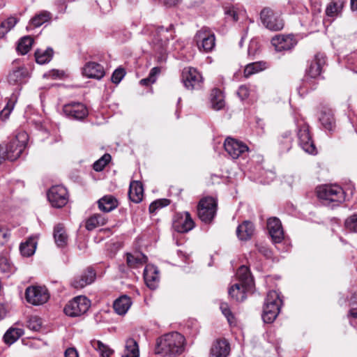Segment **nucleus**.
<instances>
[{"label":"nucleus","mask_w":357,"mask_h":357,"mask_svg":"<svg viewBox=\"0 0 357 357\" xmlns=\"http://www.w3.org/2000/svg\"><path fill=\"white\" fill-rule=\"evenodd\" d=\"M181 0H165L164 3L167 6H174L178 3Z\"/></svg>","instance_id":"61"},{"label":"nucleus","mask_w":357,"mask_h":357,"mask_svg":"<svg viewBox=\"0 0 357 357\" xmlns=\"http://www.w3.org/2000/svg\"><path fill=\"white\" fill-rule=\"evenodd\" d=\"M10 238V232L6 228H0V245L6 244Z\"/></svg>","instance_id":"55"},{"label":"nucleus","mask_w":357,"mask_h":357,"mask_svg":"<svg viewBox=\"0 0 357 357\" xmlns=\"http://www.w3.org/2000/svg\"><path fill=\"white\" fill-rule=\"evenodd\" d=\"M271 43L275 47L276 51L281 52L289 50L294 47L296 44V40L293 35H278L272 38Z\"/></svg>","instance_id":"17"},{"label":"nucleus","mask_w":357,"mask_h":357,"mask_svg":"<svg viewBox=\"0 0 357 357\" xmlns=\"http://www.w3.org/2000/svg\"><path fill=\"white\" fill-rule=\"evenodd\" d=\"M144 278L149 288L151 289H156L160 281L158 268L152 264L146 265L144 271Z\"/></svg>","instance_id":"18"},{"label":"nucleus","mask_w":357,"mask_h":357,"mask_svg":"<svg viewBox=\"0 0 357 357\" xmlns=\"http://www.w3.org/2000/svg\"><path fill=\"white\" fill-rule=\"evenodd\" d=\"M182 82L188 90H197L202 88L203 78L199 72L192 67L185 68L182 71Z\"/></svg>","instance_id":"8"},{"label":"nucleus","mask_w":357,"mask_h":357,"mask_svg":"<svg viewBox=\"0 0 357 357\" xmlns=\"http://www.w3.org/2000/svg\"><path fill=\"white\" fill-rule=\"evenodd\" d=\"M211 106L215 110H220L225 106L222 93L218 89H214L211 93Z\"/></svg>","instance_id":"40"},{"label":"nucleus","mask_w":357,"mask_h":357,"mask_svg":"<svg viewBox=\"0 0 357 357\" xmlns=\"http://www.w3.org/2000/svg\"><path fill=\"white\" fill-rule=\"evenodd\" d=\"M143 195L144 189L142 183L137 181H132L128 191L130 199L135 203H139L142 200Z\"/></svg>","instance_id":"28"},{"label":"nucleus","mask_w":357,"mask_h":357,"mask_svg":"<svg viewBox=\"0 0 357 357\" xmlns=\"http://www.w3.org/2000/svg\"><path fill=\"white\" fill-rule=\"evenodd\" d=\"M54 238L59 247H63L67 244L68 236L62 225L59 224L54 229Z\"/></svg>","instance_id":"37"},{"label":"nucleus","mask_w":357,"mask_h":357,"mask_svg":"<svg viewBox=\"0 0 357 357\" xmlns=\"http://www.w3.org/2000/svg\"><path fill=\"white\" fill-rule=\"evenodd\" d=\"M170 202L167 199H160L153 202L149 206V212L155 213L157 210L168 206Z\"/></svg>","instance_id":"49"},{"label":"nucleus","mask_w":357,"mask_h":357,"mask_svg":"<svg viewBox=\"0 0 357 357\" xmlns=\"http://www.w3.org/2000/svg\"><path fill=\"white\" fill-rule=\"evenodd\" d=\"M147 257L141 252L128 253L126 261L130 268H138L146 262Z\"/></svg>","instance_id":"34"},{"label":"nucleus","mask_w":357,"mask_h":357,"mask_svg":"<svg viewBox=\"0 0 357 357\" xmlns=\"http://www.w3.org/2000/svg\"><path fill=\"white\" fill-rule=\"evenodd\" d=\"M104 68L96 62H88L82 68V74L86 77L100 79L105 76Z\"/></svg>","instance_id":"21"},{"label":"nucleus","mask_w":357,"mask_h":357,"mask_svg":"<svg viewBox=\"0 0 357 357\" xmlns=\"http://www.w3.org/2000/svg\"><path fill=\"white\" fill-rule=\"evenodd\" d=\"M258 250L266 257H269L271 255V251L265 246L263 245H257Z\"/></svg>","instance_id":"60"},{"label":"nucleus","mask_w":357,"mask_h":357,"mask_svg":"<svg viewBox=\"0 0 357 357\" xmlns=\"http://www.w3.org/2000/svg\"><path fill=\"white\" fill-rule=\"evenodd\" d=\"M25 297L28 303L33 305H40L49 300L50 294L45 287L31 286L26 288Z\"/></svg>","instance_id":"10"},{"label":"nucleus","mask_w":357,"mask_h":357,"mask_svg":"<svg viewBox=\"0 0 357 357\" xmlns=\"http://www.w3.org/2000/svg\"><path fill=\"white\" fill-rule=\"evenodd\" d=\"M163 30H164V29L162 27L160 29V30L158 31H159V33H161L162 31H163Z\"/></svg>","instance_id":"64"},{"label":"nucleus","mask_w":357,"mask_h":357,"mask_svg":"<svg viewBox=\"0 0 357 357\" xmlns=\"http://www.w3.org/2000/svg\"><path fill=\"white\" fill-rule=\"evenodd\" d=\"M160 73V68L158 67H154L151 70L149 77L152 80V82H155L156 81V77Z\"/></svg>","instance_id":"57"},{"label":"nucleus","mask_w":357,"mask_h":357,"mask_svg":"<svg viewBox=\"0 0 357 357\" xmlns=\"http://www.w3.org/2000/svg\"><path fill=\"white\" fill-rule=\"evenodd\" d=\"M249 89L245 85L241 86L237 91V95L241 100L247 98L249 96Z\"/></svg>","instance_id":"56"},{"label":"nucleus","mask_w":357,"mask_h":357,"mask_svg":"<svg viewBox=\"0 0 357 357\" xmlns=\"http://www.w3.org/2000/svg\"><path fill=\"white\" fill-rule=\"evenodd\" d=\"M350 305L349 314L357 319V293L354 294L351 298Z\"/></svg>","instance_id":"54"},{"label":"nucleus","mask_w":357,"mask_h":357,"mask_svg":"<svg viewBox=\"0 0 357 357\" xmlns=\"http://www.w3.org/2000/svg\"><path fill=\"white\" fill-rule=\"evenodd\" d=\"M41 324L40 319L36 316L31 317L27 322L28 328L34 331H39L41 328Z\"/></svg>","instance_id":"52"},{"label":"nucleus","mask_w":357,"mask_h":357,"mask_svg":"<svg viewBox=\"0 0 357 357\" xmlns=\"http://www.w3.org/2000/svg\"><path fill=\"white\" fill-rule=\"evenodd\" d=\"M282 305V300L279 293L276 291H270L266 296L262 319L265 323H272L278 315Z\"/></svg>","instance_id":"4"},{"label":"nucleus","mask_w":357,"mask_h":357,"mask_svg":"<svg viewBox=\"0 0 357 357\" xmlns=\"http://www.w3.org/2000/svg\"><path fill=\"white\" fill-rule=\"evenodd\" d=\"M125 75L126 72L123 68H119L116 69L112 75V82L114 84H119L124 77Z\"/></svg>","instance_id":"53"},{"label":"nucleus","mask_w":357,"mask_h":357,"mask_svg":"<svg viewBox=\"0 0 357 357\" xmlns=\"http://www.w3.org/2000/svg\"><path fill=\"white\" fill-rule=\"evenodd\" d=\"M267 68L266 62L257 61L248 64L244 70V76L249 77L250 76L259 73Z\"/></svg>","instance_id":"39"},{"label":"nucleus","mask_w":357,"mask_h":357,"mask_svg":"<svg viewBox=\"0 0 357 357\" xmlns=\"http://www.w3.org/2000/svg\"><path fill=\"white\" fill-rule=\"evenodd\" d=\"M8 313V310L6 307L2 304L0 303V321L3 319Z\"/></svg>","instance_id":"59"},{"label":"nucleus","mask_w":357,"mask_h":357,"mask_svg":"<svg viewBox=\"0 0 357 357\" xmlns=\"http://www.w3.org/2000/svg\"><path fill=\"white\" fill-rule=\"evenodd\" d=\"M236 277L239 283L245 287H252L254 282L249 268L245 266H241L236 272Z\"/></svg>","instance_id":"32"},{"label":"nucleus","mask_w":357,"mask_h":357,"mask_svg":"<svg viewBox=\"0 0 357 357\" xmlns=\"http://www.w3.org/2000/svg\"><path fill=\"white\" fill-rule=\"evenodd\" d=\"M53 55V50L47 48L45 50H37L35 53L36 61L39 64H45L48 63Z\"/></svg>","instance_id":"44"},{"label":"nucleus","mask_w":357,"mask_h":357,"mask_svg":"<svg viewBox=\"0 0 357 357\" xmlns=\"http://www.w3.org/2000/svg\"><path fill=\"white\" fill-rule=\"evenodd\" d=\"M63 114L70 119L82 120L88 115L86 107L79 102H71L63 107Z\"/></svg>","instance_id":"12"},{"label":"nucleus","mask_w":357,"mask_h":357,"mask_svg":"<svg viewBox=\"0 0 357 357\" xmlns=\"http://www.w3.org/2000/svg\"><path fill=\"white\" fill-rule=\"evenodd\" d=\"M263 24L271 31H280L284 27V21L280 16L271 8H264L261 13Z\"/></svg>","instance_id":"11"},{"label":"nucleus","mask_w":357,"mask_h":357,"mask_svg":"<svg viewBox=\"0 0 357 357\" xmlns=\"http://www.w3.org/2000/svg\"><path fill=\"white\" fill-rule=\"evenodd\" d=\"M91 345L99 353L100 357H110L114 354V350L112 349L100 340H91Z\"/></svg>","instance_id":"36"},{"label":"nucleus","mask_w":357,"mask_h":357,"mask_svg":"<svg viewBox=\"0 0 357 357\" xmlns=\"http://www.w3.org/2000/svg\"><path fill=\"white\" fill-rule=\"evenodd\" d=\"M326 63L325 56L322 54H317L314 56V59L312 61L310 66L306 70L307 76L312 78H316L320 75L321 68Z\"/></svg>","instance_id":"22"},{"label":"nucleus","mask_w":357,"mask_h":357,"mask_svg":"<svg viewBox=\"0 0 357 357\" xmlns=\"http://www.w3.org/2000/svg\"><path fill=\"white\" fill-rule=\"evenodd\" d=\"M346 2L347 0H330L326 7V15L333 18L341 16Z\"/></svg>","instance_id":"23"},{"label":"nucleus","mask_w":357,"mask_h":357,"mask_svg":"<svg viewBox=\"0 0 357 357\" xmlns=\"http://www.w3.org/2000/svg\"><path fill=\"white\" fill-rule=\"evenodd\" d=\"M224 147L226 152L233 159H237L249 150L246 144L231 137H227L225 139Z\"/></svg>","instance_id":"14"},{"label":"nucleus","mask_w":357,"mask_h":357,"mask_svg":"<svg viewBox=\"0 0 357 357\" xmlns=\"http://www.w3.org/2000/svg\"><path fill=\"white\" fill-rule=\"evenodd\" d=\"M37 236H31L26 241L22 243L20 250L22 256L29 257L33 255L37 246Z\"/></svg>","instance_id":"29"},{"label":"nucleus","mask_w":357,"mask_h":357,"mask_svg":"<svg viewBox=\"0 0 357 357\" xmlns=\"http://www.w3.org/2000/svg\"><path fill=\"white\" fill-rule=\"evenodd\" d=\"M27 139L26 133L20 132L8 143L0 144V163L5 160H17L25 149Z\"/></svg>","instance_id":"2"},{"label":"nucleus","mask_w":357,"mask_h":357,"mask_svg":"<svg viewBox=\"0 0 357 357\" xmlns=\"http://www.w3.org/2000/svg\"><path fill=\"white\" fill-rule=\"evenodd\" d=\"M172 227L179 233H185L193 229L195 223L188 212L178 213L175 215Z\"/></svg>","instance_id":"15"},{"label":"nucleus","mask_w":357,"mask_h":357,"mask_svg":"<svg viewBox=\"0 0 357 357\" xmlns=\"http://www.w3.org/2000/svg\"><path fill=\"white\" fill-rule=\"evenodd\" d=\"M267 228L274 243H280L284 238V231L280 220L275 217L267 221Z\"/></svg>","instance_id":"16"},{"label":"nucleus","mask_w":357,"mask_h":357,"mask_svg":"<svg viewBox=\"0 0 357 357\" xmlns=\"http://www.w3.org/2000/svg\"><path fill=\"white\" fill-rule=\"evenodd\" d=\"M132 304L131 298L127 295H123L115 300L113 307L116 314L124 315L128 312Z\"/></svg>","instance_id":"25"},{"label":"nucleus","mask_w":357,"mask_h":357,"mask_svg":"<svg viewBox=\"0 0 357 357\" xmlns=\"http://www.w3.org/2000/svg\"><path fill=\"white\" fill-rule=\"evenodd\" d=\"M225 14L227 19L233 22H236L238 20L239 17L244 14V10L233 6L226 7L225 8Z\"/></svg>","instance_id":"45"},{"label":"nucleus","mask_w":357,"mask_h":357,"mask_svg":"<svg viewBox=\"0 0 357 357\" xmlns=\"http://www.w3.org/2000/svg\"><path fill=\"white\" fill-rule=\"evenodd\" d=\"M346 228L353 232H357V213L349 217L345 221Z\"/></svg>","instance_id":"51"},{"label":"nucleus","mask_w":357,"mask_h":357,"mask_svg":"<svg viewBox=\"0 0 357 357\" xmlns=\"http://www.w3.org/2000/svg\"><path fill=\"white\" fill-rule=\"evenodd\" d=\"M91 306V301L84 296H78L70 301L65 306L64 313L71 317L85 314Z\"/></svg>","instance_id":"6"},{"label":"nucleus","mask_w":357,"mask_h":357,"mask_svg":"<svg viewBox=\"0 0 357 357\" xmlns=\"http://www.w3.org/2000/svg\"><path fill=\"white\" fill-rule=\"evenodd\" d=\"M350 7L352 11L357 10V0H350Z\"/></svg>","instance_id":"63"},{"label":"nucleus","mask_w":357,"mask_h":357,"mask_svg":"<svg viewBox=\"0 0 357 357\" xmlns=\"http://www.w3.org/2000/svg\"><path fill=\"white\" fill-rule=\"evenodd\" d=\"M51 18V14L48 11L43 10L33 17L29 22L30 27H39L44 23L48 22Z\"/></svg>","instance_id":"38"},{"label":"nucleus","mask_w":357,"mask_h":357,"mask_svg":"<svg viewBox=\"0 0 357 357\" xmlns=\"http://www.w3.org/2000/svg\"><path fill=\"white\" fill-rule=\"evenodd\" d=\"M252 287H245L241 283L232 285L228 291L229 295L237 301H243L246 298V291Z\"/></svg>","instance_id":"30"},{"label":"nucleus","mask_w":357,"mask_h":357,"mask_svg":"<svg viewBox=\"0 0 357 357\" xmlns=\"http://www.w3.org/2000/svg\"><path fill=\"white\" fill-rule=\"evenodd\" d=\"M298 142L301 147L307 153L315 155L317 151L310 135L309 127L303 123L298 131Z\"/></svg>","instance_id":"13"},{"label":"nucleus","mask_w":357,"mask_h":357,"mask_svg":"<svg viewBox=\"0 0 357 357\" xmlns=\"http://www.w3.org/2000/svg\"><path fill=\"white\" fill-rule=\"evenodd\" d=\"M185 344L183 335L178 332L169 333L157 339L155 353L163 356L176 357L184 352Z\"/></svg>","instance_id":"1"},{"label":"nucleus","mask_w":357,"mask_h":357,"mask_svg":"<svg viewBox=\"0 0 357 357\" xmlns=\"http://www.w3.org/2000/svg\"><path fill=\"white\" fill-rule=\"evenodd\" d=\"M230 351V346L225 339H218L211 345L209 357H227Z\"/></svg>","instance_id":"19"},{"label":"nucleus","mask_w":357,"mask_h":357,"mask_svg":"<svg viewBox=\"0 0 357 357\" xmlns=\"http://www.w3.org/2000/svg\"><path fill=\"white\" fill-rule=\"evenodd\" d=\"M220 308L222 314L227 318L229 324L231 325V324H234V317L233 314L231 313L228 304L226 303H222L220 304Z\"/></svg>","instance_id":"50"},{"label":"nucleus","mask_w":357,"mask_h":357,"mask_svg":"<svg viewBox=\"0 0 357 357\" xmlns=\"http://www.w3.org/2000/svg\"><path fill=\"white\" fill-rule=\"evenodd\" d=\"M195 41L199 51L208 53L215 46L214 32L208 27H202L195 36Z\"/></svg>","instance_id":"5"},{"label":"nucleus","mask_w":357,"mask_h":357,"mask_svg":"<svg viewBox=\"0 0 357 357\" xmlns=\"http://www.w3.org/2000/svg\"><path fill=\"white\" fill-rule=\"evenodd\" d=\"M17 22L18 19L13 16L9 17L3 21L0 24V38H3L15 26Z\"/></svg>","instance_id":"42"},{"label":"nucleus","mask_w":357,"mask_h":357,"mask_svg":"<svg viewBox=\"0 0 357 357\" xmlns=\"http://www.w3.org/2000/svg\"><path fill=\"white\" fill-rule=\"evenodd\" d=\"M65 357H79V356L75 349L68 348L65 351Z\"/></svg>","instance_id":"58"},{"label":"nucleus","mask_w":357,"mask_h":357,"mask_svg":"<svg viewBox=\"0 0 357 357\" xmlns=\"http://www.w3.org/2000/svg\"><path fill=\"white\" fill-rule=\"evenodd\" d=\"M318 198L325 204H340L344 201L345 195L342 188L337 185H321L317 188Z\"/></svg>","instance_id":"3"},{"label":"nucleus","mask_w":357,"mask_h":357,"mask_svg":"<svg viewBox=\"0 0 357 357\" xmlns=\"http://www.w3.org/2000/svg\"><path fill=\"white\" fill-rule=\"evenodd\" d=\"M17 268L12 263L9 257V253L3 251L0 253V271L1 273L9 276L16 271Z\"/></svg>","instance_id":"27"},{"label":"nucleus","mask_w":357,"mask_h":357,"mask_svg":"<svg viewBox=\"0 0 357 357\" xmlns=\"http://www.w3.org/2000/svg\"><path fill=\"white\" fill-rule=\"evenodd\" d=\"M28 77L29 73L26 68L17 67L10 72L8 80L11 84H22L26 82Z\"/></svg>","instance_id":"24"},{"label":"nucleus","mask_w":357,"mask_h":357,"mask_svg":"<svg viewBox=\"0 0 357 357\" xmlns=\"http://www.w3.org/2000/svg\"><path fill=\"white\" fill-rule=\"evenodd\" d=\"M255 233L254 225L248 220L239 225L236 229V235L241 241H247L251 238Z\"/></svg>","instance_id":"26"},{"label":"nucleus","mask_w":357,"mask_h":357,"mask_svg":"<svg viewBox=\"0 0 357 357\" xmlns=\"http://www.w3.org/2000/svg\"><path fill=\"white\" fill-rule=\"evenodd\" d=\"M47 197L52 206L61 208L68 202V193L65 187L61 185L52 186L47 192Z\"/></svg>","instance_id":"9"},{"label":"nucleus","mask_w":357,"mask_h":357,"mask_svg":"<svg viewBox=\"0 0 357 357\" xmlns=\"http://www.w3.org/2000/svg\"><path fill=\"white\" fill-rule=\"evenodd\" d=\"M139 83H140V84L144 85V86H149L150 84H153L154 82H152V80L150 79L149 77H148L146 78L141 79Z\"/></svg>","instance_id":"62"},{"label":"nucleus","mask_w":357,"mask_h":357,"mask_svg":"<svg viewBox=\"0 0 357 357\" xmlns=\"http://www.w3.org/2000/svg\"><path fill=\"white\" fill-rule=\"evenodd\" d=\"M96 278V273L91 268L83 271L79 275L75 277L71 282V285L75 289H82L91 284Z\"/></svg>","instance_id":"20"},{"label":"nucleus","mask_w":357,"mask_h":357,"mask_svg":"<svg viewBox=\"0 0 357 357\" xmlns=\"http://www.w3.org/2000/svg\"><path fill=\"white\" fill-rule=\"evenodd\" d=\"M24 333L21 328H10L3 335V340L6 344H11L17 341Z\"/></svg>","instance_id":"41"},{"label":"nucleus","mask_w":357,"mask_h":357,"mask_svg":"<svg viewBox=\"0 0 357 357\" xmlns=\"http://www.w3.org/2000/svg\"><path fill=\"white\" fill-rule=\"evenodd\" d=\"M98 208L103 212H110L118 206L117 199L112 195H105L98 202Z\"/></svg>","instance_id":"31"},{"label":"nucleus","mask_w":357,"mask_h":357,"mask_svg":"<svg viewBox=\"0 0 357 357\" xmlns=\"http://www.w3.org/2000/svg\"><path fill=\"white\" fill-rule=\"evenodd\" d=\"M111 160V155L108 153L104 154L100 159L93 163V169L96 172L102 171Z\"/></svg>","instance_id":"48"},{"label":"nucleus","mask_w":357,"mask_h":357,"mask_svg":"<svg viewBox=\"0 0 357 357\" xmlns=\"http://www.w3.org/2000/svg\"><path fill=\"white\" fill-rule=\"evenodd\" d=\"M217 202L211 197L200 200L197 207V214L199 219L204 222H210L215 215Z\"/></svg>","instance_id":"7"},{"label":"nucleus","mask_w":357,"mask_h":357,"mask_svg":"<svg viewBox=\"0 0 357 357\" xmlns=\"http://www.w3.org/2000/svg\"><path fill=\"white\" fill-rule=\"evenodd\" d=\"M122 357H139V345L134 339L126 340Z\"/></svg>","instance_id":"33"},{"label":"nucleus","mask_w":357,"mask_h":357,"mask_svg":"<svg viewBox=\"0 0 357 357\" xmlns=\"http://www.w3.org/2000/svg\"><path fill=\"white\" fill-rule=\"evenodd\" d=\"M319 121L324 128L328 130H332L335 127L333 115L330 112H323L319 117Z\"/></svg>","instance_id":"43"},{"label":"nucleus","mask_w":357,"mask_h":357,"mask_svg":"<svg viewBox=\"0 0 357 357\" xmlns=\"http://www.w3.org/2000/svg\"><path fill=\"white\" fill-rule=\"evenodd\" d=\"M33 40L30 36H24L21 38L17 45V50L22 54H26L31 49Z\"/></svg>","instance_id":"46"},{"label":"nucleus","mask_w":357,"mask_h":357,"mask_svg":"<svg viewBox=\"0 0 357 357\" xmlns=\"http://www.w3.org/2000/svg\"><path fill=\"white\" fill-rule=\"evenodd\" d=\"M15 98H11L10 99L6 105L3 107V109L0 112V119L2 121H6L8 119L11 112L13 111L15 103Z\"/></svg>","instance_id":"47"},{"label":"nucleus","mask_w":357,"mask_h":357,"mask_svg":"<svg viewBox=\"0 0 357 357\" xmlns=\"http://www.w3.org/2000/svg\"><path fill=\"white\" fill-rule=\"evenodd\" d=\"M106 222L107 219L104 215L96 213L86 220V229L89 231H91L96 227L103 226Z\"/></svg>","instance_id":"35"}]
</instances>
